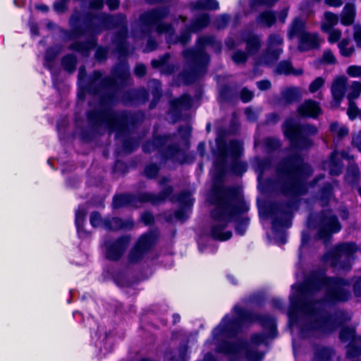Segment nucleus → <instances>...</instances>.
I'll use <instances>...</instances> for the list:
<instances>
[{"mask_svg": "<svg viewBox=\"0 0 361 361\" xmlns=\"http://www.w3.org/2000/svg\"><path fill=\"white\" fill-rule=\"evenodd\" d=\"M232 59L237 64L243 63L247 61V55L245 52L238 50L233 54Z\"/></svg>", "mask_w": 361, "mask_h": 361, "instance_id": "5fc2aeb1", "label": "nucleus"}, {"mask_svg": "<svg viewBox=\"0 0 361 361\" xmlns=\"http://www.w3.org/2000/svg\"><path fill=\"white\" fill-rule=\"evenodd\" d=\"M352 145L361 152V130H360L356 135H353Z\"/></svg>", "mask_w": 361, "mask_h": 361, "instance_id": "774afa93", "label": "nucleus"}, {"mask_svg": "<svg viewBox=\"0 0 361 361\" xmlns=\"http://www.w3.org/2000/svg\"><path fill=\"white\" fill-rule=\"evenodd\" d=\"M156 238L155 233L152 232L141 235L129 252V262L130 263H136L142 259L144 255L154 245Z\"/></svg>", "mask_w": 361, "mask_h": 361, "instance_id": "2eb2a0df", "label": "nucleus"}, {"mask_svg": "<svg viewBox=\"0 0 361 361\" xmlns=\"http://www.w3.org/2000/svg\"><path fill=\"white\" fill-rule=\"evenodd\" d=\"M341 229V225L337 216L331 211H325L321 214L318 233L319 238H327L331 233H337Z\"/></svg>", "mask_w": 361, "mask_h": 361, "instance_id": "f3484780", "label": "nucleus"}, {"mask_svg": "<svg viewBox=\"0 0 361 361\" xmlns=\"http://www.w3.org/2000/svg\"><path fill=\"white\" fill-rule=\"evenodd\" d=\"M159 171V168L156 164H150L145 168V175L150 178H154Z\"/></svg>", "mask_w": 361, "mask_h": 361, "instance_id": "680f3d73", "label": "nucleus"}, {"mask_svg": "<svg viewBox=\"0 0 361 361\" xmlns=\"http://www.w3.org/2000/svg\"><path fill=\"white\" fill-rule=\"evenodd\" d=\"M134 224L130 219H121L118 218H114V231L116 230H123L128 231L133 228Z\"/></svg>", "mask_w": 361, "mask_h": 361, "instance_id": "49530a36", "label": "nucleus"}, {"mask_svg": "<svg viewBox=\"0 0 361 361\" xmlns=\"http://www.w3.org/2000/svg\"><path fill=\"white\" fill-rule=\"evenodd\" d=\"M323 61L326 63H329V64L336 63V58L331 50L328 49V50H325L324 51Z\"/></svg>", "mask_w": 361, "mask_h": 361, "instance_id": "69168bd1", "label": "nucleus"}, {"mask_svg": "<svg viewBox=\"0 0 361 361\" xmlns=\"http://www.w3.org/2000/svg\"><path fill=\"white\" fill-rule=\"evenodd\" d=\"M341 23L350 25L353 23L355 17V8L353 4H347L341 13Z\"/></svg>", "mask_w": 361, "mask_h": 361, "instance_id": "f704fd0d", "label": "nucleus"}, {"mask_svg": "<svg viewBox=\"0 0 361 361\" xmlns=\"http://www.w3.org/2000/svg\"><path fill=\"white\" fill-rule=\"evenodd\" d=\"M361 92V82H353L349 87L347 98L349 101L357 99Z\"/></svg>", "mask_w": 361, "mask_h": 361, "instance_id": "de8ad7c7", "label": "nucleus"}, {"mask_svg": "<svg viewBox=\"0 0 361 361\" xmlns=\"http://www.w3.org/2000/svg\"><path fill=\"white\" fill-rule=\"evenodd\" d=\"M276 15L274 11L265 10L257 16L255 23L259 27L269 28L276 24Z\"/></svg>", "mask_w": 361, "mask_h": 361, "instance_id": "5701e85b", "label": "nucleus"}, {"mask_svg": "<svg viewBox=\"0 0 361 361\" xmlns=\"http://www.w3.org/2000/svg\"><path fill=\"white\" fill-rule=\"evenodd\" d=\"M307 31L305 30V22L300 18H295L291 23L290 24L288 30V37L292 39L295 37L298 39L305 34Z\"/></svg>", "mask_w": 361, "mask_h": 361, "instance_id": "bb28decb", "label": "nucleus"}, {"mask_svg": "<svg viewBox=\"0 0 361 361\" xmlns=\"http://www.w3.org/2000/svg\"><path fill=\"white\" fill-rule=\"evenodd\" d=\"M275 71L279 74L300 75L302 74V69H294L290 61H282L276 66Z\"/></svg>", "mask_w": 361, "mask_h": 361, "instance_id": "2f4dec72", "label": "nucleus"}, {"mask_svg": "<svg viewBox=\"0 0 361 361\" xmlns=\"http://www.w3.org/2000/svg\"><path fill=\"white\" fill-rule=\"evenodd\" d=\"M138 145V140L132 137L126 138L123 143V152L126 153H130L137 148Z\"/></svg>", "mask_w": 361, "mask_h": 361, "instance_id": "09e8293b", "label": "nucleus"}, {"mask_svg": "<svg viewBox=\"0 0 361 361\" xmlns=\"http://www.w3.org/2000/svg\"><path fill=\"white\" fill-rule=\"evenodd\" d=\"M283 130L286 137L290 140L292 147L300 150L312 146L313 142L310 137L318 132L316 126L310 123H298L293 118H288L284 121Z\"/></svg>", "mask_w": 361, "mask_h": 361, "instance_id": "1a4fd4ad", "label": "nucleus"}, {"mask_svg": "<svg viewBox=\"0 0 361 361\" xmlns=\"http://www.w3.org/2000/svg\"><path fill=\"white\" fill-rule=\"evenodd\" d=\"M128 30L125 16L118 14L114 16V47L121 55H126L128 51L126 37Z\"/></svg>", "mask_w": 361, "mask_h": 361, "instance_id": "dca6fc26", "label": "nucleus"}, {"mask_svg": "<svg viewBox=\"0 0 361 361\" xmlns=\"http://www.w3.org/2000/svg\"><path fill=\"white\" fill-rule=\"evenodd\" d=\"M347 79L344 77L336 78L331 86V94L334 99L339 103L343 99L346 89Z\"/></svg>", "mask_w": 361, "mask_h": 361, "instance_id": "cd10ccee", "label": "nucleus"}, {"mask_svg": "<svg viewBox=\"0 0 361 361\" xmlns=\"http://www.w3.org/2000/svg\"><path fill=\"white\" fill-rule=\"evenodd\" d=\"M283 38L279 33L270 34L267 40V48L274 50L283 49Z\"/></svg>", "mask_w": 361, "mask_h": 361, "instance_id": "4c0bfd02", "label": "nucleus"}, {"mask_svg": "<svg viewBox=\"0 0 361 361\" xmlns=\"http://www.w3.org/2000/svg\"><path fill=\"white\" fill-rule=\"evenodd\" d=\"M341 157L345 159H351L353 158V156L344 151L341 153L340 157L338 152L334 150L331 154L329 158L323 162V169L329 171L331 175L338 176L341 173L343 167Z\"/></svg>", "mask_w": 361, "mask_h": 361, "instance_id": "a211bd4d", "label": "nucleus"}, {"mask_svg": "<svg viewBox=\"0 0 361 361\" xmlns=\"http://www.w3.org/2000/svg\"><path fill=\"white\" fill-rule=\"evenodd\" d=\"M192 7L200 10H217L219 5L216 0H198L192 4Z\"/></svg>", "mask_w": 361, "mask_h": 361, "instance_id": "37998d69", "label": "nucleus"}, {"mask_svg": "<svg viewBox=\"0 0 361 361\" xmlns=\"http://www.w3.org/2000/svg\"><path fill=\"white\" fill-rule=\"evenodd\" d=\"M148 87L151 90L152 94L154 96V99L149 106L150 109H153L161 95V83L157 80H152L149 82Z\"/></svg>", "mask_w": 361, "mask_h": 361, "instance_id": "a19ab883", "label": "nucleus"}, {"mask_svg": "<svg viewBox=\"0 0 361 361\" xmlns=\"http://www.w3.org/2000/svg\"><path fill=\"white\" fill-rule=\"evenodd\" d=\"M229 20L230 18L228 15L223 14L215 19L214 25L217 29H224L227 26Z\"/></svg>", "mask_w": 361, "mask_h": 361, "instance_id": "603ef678", "label": "nucleus"}, {"mask_svg": "<svg viewBox=\"0 0 361 361\" xmlns=\"http://www.w3.org/2000/svg\"><path fill=\"white\" fill-rule=\"evenodd\" d=\"M357 250V245L353 243L338 245L326 255V261L333 267L348 271L351 268L352 256Z\"/></svg>", "mask_w": 361, "mask_h": 361, "instance_id": "f8f14e48", "label": "nucleus"}, {"mask_svg": "<svg viewBox=\"0 0 361 361\" xmlns=\"http://www.w3.org/2000/svg\"><path fill=\"white\" fill-rule=\"evenodd\" d=\"M62 63L67 71L72 72L75 68L76 59L73 55H68L63 58Z\"/></svg>", "mask_w": 361, "mask_h": 361, "instance_id": "8fccbe9b", "label": "nucleus"}, {"mask_svg": "<svg viewBox=\"0 0 361 361\" xmlns=\"http://www.w3.org/2000/svg\"><path fill=\"white\" fill-rule=\"evenodd\" d=\"M326 32H329V41L331 43H334L337 42L341 36V32L339 30L336 29H331L330 31H327Z\"/></svg>", "mask_w": 361, "mask_h": 361, "instance_id": "052dcab7", "label": "nucleus"}, {"mask_svg": "<svg viewBox=\"0 0 361 361\" xmlns=\"http://www.w3.org/2000/svg\"><path fill=\"white\" fill-rule=\"evenodd\" d=\"M271 161L270 159H261L255 157L252 161V165L258 173V180L259 181L263 176L264 172L271 166Z\"/></svg>", "mask_w": 361, "mask_h": 361, "instance_id": "72a5a7b5", "label": "nucleus"}, {"mask_svg": "<svg viewBox=\"0 0 361 361\" xmlns=\"http://www.w3.org/2000/svg\"><path fill=\"white\" fill-rule=\"evenodd\" d=\"M170 114H178L181 111L189 109L192 105V99L188 94H184L180 98L172 99L170 102Z\"/></svg>", "mask_w": 361, "mask_h": 361, "instance_id": "b1692460", "label": "nucleus"}, {"mask_svg": "<svg viewBox=\"0 0 361 361\" xmlns=\"http://www.w3.org/2000/svg\"><path fill=\"white\" fill-rule=\"evenodd\" d=\"M297 112L300 116L316 118L322 114V110L317 102L306 99L298 106Z\"/></svg>", "mask_w": 361, "mask_h": 361, "instance_id": "412c9836", "label": "nucleus"}, {"mask_svg": "<svg viewBox=\"0 0 361 361\" xmlns=\"http://www.w3.org/2000/svg\"><path fill=\"white\" fill-rule=\"evenodd\" d=\"M353 37L357 47L361 48V25L357 24L353 27Z\"/></svg>", "mask_w": 361, "mask_h": 361, "instance_id": "0e129e2a", "label": "nucleus"}, {"mask_svg": "<svg viewBox=\"0 0 361 361\" xmlns=\"http://www.w3.org/2000/svg\"><path fill=\"white\" fill-rule=\"evenodd\" d=\"M173 192V188L167 186L159 194L142 193L138 199L130 195H118L114 196V209L125 206L137 207V202H151L153 204L163 202Z\"/></svg>", "mask_w": 361, "mask_h": 361, "instance_id": "9d476101", "label": "nucleus"}, {"mask_svg": "<svg viewBox=\"0 0 361 361\" xmlns=\"http://www.w3.org/2000/svg\"><path fill=\"white\" fill-rule=\"evenodd\" d=\"M338 16L329 11L324 13V20L322 23V30L324 32L330 31L333 26L338 23Z\"/></svg>", "mask_w": 361, "mask_h": 361, "instance_id": "79ce46f5", "label": "nucleus"}, {"mask_svg": "<svg viewBox=\"0 0 361 361\" xmlns=\"http://www.w3.org/2000/svg\"><path fill=\"white\" fill-rule=\"evenodd\" d=\"M172 138L169 135L155 137L152 142H147L143 145V150L145 152L150 153L159 148L163 151L166 158L175 159L180 149L178 145H171Z\"/></svg>", "mask_w": 361, "mask_h": 361, "instance_id": "ddd939ff", "label": "nucleus"}, {"mask_svg": "<svg viewBox=\"0 0 361 361\" xmlns=\"http://www.w3.org/2000/svg\"><path fill=\"white\" fill-rule=\"evenodd\" d=\"M254 94L247 88L244 87L240 92V99L243 102H248L253 98Z\"/></svg>", "mask_w": 361, "mask_h": 361, "instance_id": "e2e57ef3", "label": "nucleus"}, {"mask_svg": "<svg viewBox=\"0 0 361 361\" xmlns=\"http://www.w3.org/2000/svg\"><path fill=\"white\" fill-rule=\"evenodd\" d=\"M259 113L260 111L255 110L252 109V108H247L245 111L247 119L252 122L257 121Z\"/></svg>", "mask_w": 361, "mask_h": 361, "instance_id": "bf43d9fd", "label": "nucleus"}, {"mask_svg": "<svg viewBox=\"0 0 361 361\" xmlns=\"http://www.w3.org/2000/svg\"><path fill=\"white\" fill-rule=\"evenodd\" d=\"M208 46L212 47L216 52L221 51V43L213 36H203L198 39L195 49H189L183 51V56L191 69L190 72L185 70L180 74L179 78L184 83L193 82L204 73L209 58L204 51V48Z\"/></svg>", "mask_w": 361, "mask_h": 361, "instance_id": "39448f33", "label": "nucleus"}, {"mask_svg": "<svg viewBox=\"0 0 361 361\" xmlns=\"http://www.w3.org/2000/svg\"><path fill=\"white\" fill-rule=\"evenodd\" d=\"M345 179L352 186L358 185L360 179V171L357 165H351L348 168Z\"/></svg>", "mask_w": 361, "mask_h": 361, "instance_id": "473e14b6", "label": "nucleus"}, {"mask_svg": "<svg viewBox=\"0 0 361 361\" xmlns=\"http://www.w3.org/2000/svg\"><path fill=\"white\" fill-rule=\"evenodd\" d=\"M347 355L350 357H357L361 355V335H356L353 343L348 350Z\"/></svg>", "mask_w": 361, "mask_h": 361, "instance_id": "c03bdc74", "label": "nucleus"}, {"mask_svg": "<svg viewBox=\"0 0 361 361\" xmlns=\"http://www.w3.org/2000/svg\"><path fill=\"white\" fill-rule=\"evenodd\" d=\"M190 27L187 28L184 31L180 33V35L178 37L177 42L180 43L183 45H185L189 42L191 38L190 35Z\"/></svg>", "mask_w": 361, "mask_h": 361, "instance_id": "13d9d810", "label": "nucleus"}, {"mask_svg": "<svg viewBox=\"0 0 361 361\" xmlns=\"http://www.w3.org/2000/svg\"><path fill=\"white\" fill-rule=\"evenodd\" d=\"M356 336V331L354 326H344L343 327L339 334V338L342 342H349V348L353 343L354 338Z\"/></svg>", "mask_w": 361, "mask_h": 361, "instance_id": "58836bf2", "label": "nucleus"}, {"mask_svg": "<svg viewBox=\"0 0 361 361\" xmlns=\"http://www.w3.org/2000/svg\"><path fill=\"white\" fill-rule=\"evenodd\" d=\"M209 23V16L202 13L193 19L190 26V31L196 32L206 27Z\"/></svg>", "mask_w": 361, "mask_h": 361, "instance_id": "c9c22d12", "label": "nucleus"}, {"mask_svg": "<svg viewBox=\"0 0 361 361\" xmlns=\"http://www.w3.org/2000/svg\"><path fill=\"white\" fill-rule=\"evenodd\" d=\"M234 317L230 319L226 316L213 331V336L216 338H228L235 336L243 326L246 323L259 321L263 327L269 329L270 334L274 337L276 324L274 318L269 316H257L235 306L233 308Z\"/></svg>", "mask_w": 361, "mask_h": 361, "instance_id": "20e7f679", "label": "nucleus"}, {"mask_svg": "<svg viewBox=\"0 0 361 361\" xmlns=\"http://www.w3.org/2000/svg\"><path fill=\"white\" fill-rule=\"evenodd\" d=\"M330 130L334 137V140H336L338 142L348 134V129L347 127L339 124L337 122H334L331 124Z\"/></svg>", "mask_w": 361, "mask_h": 361, "instance_id": "e433bc0d", "label": "nucleus"}, {"mask_svg": "<svg viewBox=\"0 0 361 361\" xmlns=\"http://www.w3.org/2000/svg\"><path fill=\"white\" fill-rule=\"evenodd\" d=\"M279 1V0H250V5L251 7H255L256 6H264L267 7H272Z\"/></svg>", "mask_w": 361, "mask_h": 361, "instance_id": "6e6d98bb", "label": "nucleus"}, {"mask_svg": "<svg viewBox=\"0 0 361 361\" xmlns=\"http://www.w3.org/2000/svg\"><path fill=\"white\" fill-rule=\"evenodd\" d=\"M302 97L300 89L296 87H290L281 92V99L286 104H292Z\"/></svg>", "mask_w": 361, "mask_h": 361, "instance_id": "c85d7f7f", "label": "nucleus"}, {"mask_svg": "<svg viewBox=\"0 0 361 361\" xmlns=\"http://www.w3.org/2000/svg\"><path fill=\"white\" fill-rule=\"evenodd\" d=\"M216 141L218 157L214 164V185L209 197L210 202L215 205L211 213L214 219L211 235L216 240H226L232 236L231 231H224L227 224L247 210L240 197L238 189L235 187L226 188L221 184L226 157L237 158L242 152L243 145L235 140L228 144L221 137H217Z\"/></svg>", "mask_w": 361, "mask_h": 361, "instance_id": "f03ea898", "label": "nucleus"}, {"mask_svg": "<svg viewBox=\"0 0 361 361\" xmlns=\"http://www.w3.org/2000/svg\"><path fill=\"white\" fill-rule=\"evenodd\" d=\"M347 73L351 77L361 76V66H350L347 69Z\"/></svg>", "mask_w": 361, "mask_h": 361, "instance_id": "338daca9", "label": "nucleus"}, {"mask_svg": "<svg viewBox=\"0 0 361 361\" xmlns=\"http://www.w3.org/2000/svg\"><path fill=\"white\" fill-rule=\"evenodd\" d=\"M244 41L246 43V51L250 55L256 54L262 46L261 38L257 35H250L244 38Z\"/></svg>", "mask_w": 361, "mask_h": 361, "instance_id": "c756f323", "label": "nucleus"}, {"mask_svg": "<svg viewBox=\"0 0 361 361\" xmlns=\"http://www.w3.org/2000/svg\"><path fill=\"white\" fill-rule=\"evenodd\" d=\"M130 241V236L125 235L114 242V260L121 257L126 250Z\"/></svg>", "mask_w": 361, "mask_h": 361, "instance_id": "7c9ffc66", "label": "nucleus"}, {"mask_svg": "<svg viewBox=\"0 0 361 361\" xmlns=\"http://www.w3.org/2000/svg\"><path fill=\"white\" fill-rule=\"evenodd\" d=\"M168 14L169 9L162 7L142 13L138 21L133 26V37L135 39H142L149 36L154 30L159 35L173 32L172 25L162 21Z\"/></svg>", "mask_w": 361, "mask_h": 361, "instance_id": "0eeeda50", "label": "nucleus"}, {"mask_svg": "<svg viewBox=\"0 0 361 361\" xmlns=\"http://www.w3.org/2000/svg\"><path fill=\"white\" fill-rule=\"evenodd\" d=\"M350 283L343 278L327 277L324 271H313L290 296V325L297 324L305 336L329 334L351 319L343 311L334 317L324 311L327 303L343 302L351 298Z\"/></svg>", "mask_w": 361, "mask_h": 361, "instance_id": "f257e3e1", "label": "nucleus"}, {"mask_svg": "<svg viewBox=\"0 0 361 361\" xmlns=\"http://www.w3.org/2000/svg\"><path fill=\"white\" fill-rule=\"evenodd\" d=\"M334 351L326 347H318L314 352L313 361H330Z\"/></svg>", "mask_w": 361, "mask_h": 361, "instance_id": "ea45409f", "label": "nucleus"}, {"mask_svg": "<svg viewBox=\"0 0 361 361\" xmlns=\"http://www.w3.org/2000/svg\"><path fill=\"white\" fill-rule=\"evenodd\" d=\"M268 336L265 333L254 334L250 342L241 340L233 343L223 341L216 345L217 353L225 354L229 361H262L264 353L258 346L266 342Z\"/></svg>", "mask_w": 361, "mask_h": 361, "instance_id": "423d86ee", "label": "nucleus"}, {"mask_svg": "<svg viewBox=\"0 0 361 361\" xmlns=\"http://www.w3.org/2000/svg\"><path fill=\"white\" fill-rule=\"evenodd\" d=\"M88 212L87 205L80 206L75 211V223L77 227L78 233L80 238L89 236V233L83 229V225L85 221V217Z\"/></svg>", "mask_w": 361, "mask_h": 361, "instance_id": "393cba45", "label": "nucleus"}, {"mask_svg": "<svg viewBox=\"0 0 361 361\" xmlns=\"http://www.w3.org/2000/svg\"><path fill=\"white\" fill-rule=\"evenodd\" d=\"M264 149L266 152H273L281 147L280 141L274 137H266L262 141Z\"/></svg>", "mask_w": 361, "mask_h": 361, "instance_id": "a18cd8bd", "label": "nucleus"}, {"mask_svg": "<svg viewBox=\"0 0 361 361\" xmlns=\"http://www.w3.org/2000/svg\"><path fill=\"white\" fill-rule=\"evenodd\" d=\"M170 57V54L166 53L158 59H152L151 65L154 68H159L162 74L171 75L175 71L176 66L175 64L169 63Z\"/></svg>", "mask_w": 361, "mask_h": 361, "instance_id": "4be33fe9", "label": "nucleus"}, {"mask_svg": "<svg viewBox=\"0 0 361 361\" xmlns=\"http://www.w3.org/2000/svg\"><path fill=\"white\" fill-rule=\"evenodd\" d=\"M145 115L142 112H136L133 114L114 112V133L117 131V136L120 133L127 134L131 128L143 121Z\"/></svg>", "mask_w": 361, "mask_h": 361, "instance_id": "4468645a", "label": "nucleus"}, {"mask_svg": "<svg viewBox=\"0 0 361 361\" xmlns=\"http://www.w3.org/2000/svg\"><path fill=\"white\" fill-rule=\"evenodd\" d=\"M282 53L283 49L274 50L267 48L259 56L257 63L266 66L273 65L279 60Z\"/></svg>", "mask_w": 361, "mask_h": 361, "instance_id": "a878e982", "label": "nucleus"}, {"mask_svg": "<svg viewBox=\"0 0 361 361\" xmlns=\"http://www.w3.org/2000/svg\"><path fill=\"white\" fill-rule=\"evenodd\" d=\"M321 43L322 39L317 33L307 31L298 39V49L301 51H307L318 49Z\"/></svg>", "mask_w": 361, "mask_h": 361, "instance_id": "6ab92c4d", "label": "nucleus"}, {"mask_svg": "<svg viewBox=\"0 0 361 361\" xmlns=\"http://www.w3.org/2000/svg\"><path fill=\"white\" fill-rule=\"evenodd\" d=\"M178 201L181 205L185 206V207H190L193 204V200L191 197V194L188 191H184L180 194Z\"/></svg>", "mask_w": 361, "mask_h": 361, "instance_id": "3c124183", "label": "nucleus"}, {"mask_svg": "<svg viewBox=\"0 0 361 361\" xmlns=\"http://www.w3.org/2000/svg\"><path fill=\"white\" fill-rule=\"evenodd\" d=\"M291 212V203L286 204L284 207L279 205H274L271 207L269 210V214L274 218L272 222V227L275 229L278 226H284L285 223L282 221L283 219H287Z\"/></svg>", "mask_w": 361, "mask_h": 361, "instance_id": "aec40b11", "label": "nucleus"}, {"mask_svg": "<svg viewBox=\"0 0 361 361\" xmlns=\"http://www.w3.org/2000/svg\"><path fill=\"white\" fill-rule=\"evenodd\" d=\"M90 221L93 227L102 228L108 231L101 238L99 249L101 255L106 259L111 260L113 257L111 218L110 216L102 217L99 213L94 212L90 214Z\"/></svg>", "mask_w": 361, "mask_h": 361, "instance_id": "9b49d317", "label": "nucleus"}, {"mask_svg": "<svg viewBox=\"0 0 361 361\" xmlns=\"http://www.w3.org/2000/svg\"><path fill=\"white\" fill-rule=\"evenodd\" d=\"M312 171L299 157H288L275 167V175L267 182V190L274 195L295 197L307 191V178Z\"/></svg>", "mask_w": 361, "mask_h": 361, "instance_id": "7ed1b4c3", "label": "nucleus"}, {"mask_svg": "<svg viewBox=\"0 0 361 361\" xmlns=\"http://www.w3.org/2000/svg\"><path fill=\"white\" fill-rule=\"evenodd\" d=\"M131 85L129 68L123 64L114 70V101L125 104H142L148 100L149 94L145 88L126 90Z\"/></svg>", "mask_w": 361, "mask_h": 361, "instance_id": "6e6552de", "label": "nucleus"}, {"mask_svg": "<svg viewBox=\"0 0 361 361\" xmlns=\"http://www.w3.org/2000/svg\"><path fill=\"white\" fill-rule=\"evenodd\" d=\"M232 171L234 173L242 174L247 171V164L245 162L235 160L233 163Z\"/></svg>", "mask_w": 361, "mask_h": 361, "instance_id": "864d4df0", "label": "nucleus"}, {"mask_svg": "<svg viewBox=\"0 0 361 361\" xmlns=\"http://www.w3.org/2000/svg\"><path fill=\"white\" fill-rule=\"evenodd\" d=\"M324 84V79L322 77L317 78L314 80H313L310 86L309 90L310 92L314 93L317 92L319 89H320Z\"/></svg>", "mask_w": 361, "mask_h": 361, "instance_id": "4d7b16f0", "label": "nucleus"}]
</instances>
